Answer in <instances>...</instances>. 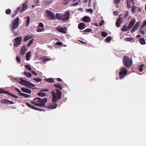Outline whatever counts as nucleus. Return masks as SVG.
Returning a JSON list of instances; mask_svg holds the SVG:
<instances>
[{
  "mask_svg": "<svg viewBox=\"0 0 146 146\" xmlns=\"http://www.w3.org/2000/svg\"><path fill=\"white\" fill-rule=\"evenodd\" d=\"M120 52H121L120 51H119L118 52H116V55H117L118 56H121V54H120Z\"/></svg>",
  "mask_w": 146,
  "mask_h": 146,
  "instance_id": "nucleus-54",
  "label": "nucleus"
},
{
  "mask_svg": "<svg viewBox=\"0 0 146 146\" xmlns=\"http://www.w3.org/2000/svg\"><path fill=\"white\" fill-rule=\"evenodd\" d=\"M136 21V20L135 19H132L128 25V28L130 29L131 28L134 24Z\"/></svg>",
  "mask_w": 146,
  "mask_h": 146,
  "instance_id": "nucleus-18",
  "label": "nucleus"
},
{
  "mask_svg": "<svg viewBox=\"0 0 146 146\" xmlns=\"http://www.w3.org/2000/svg\"><path fill=\"white\" fill-rule=\"evenodd\" d=\"M19 94L21 96L27 98H29L31 96L30 95H29L27 94H26L22 93H19Z\"/></svg>",
  "mask_w": 146,
  "mask_h": 146,
  "instance_id": "nucleus-26",
  "label": "nucleus"
},
{
  "mask_svg": "<svg viewBox=\"0 0 146 146\" xmlns=\"http://www.w3.org/2000/svg\"><path fill=\"white\" fill-rule=\"evenodd\" d=\"M55 44V45H56L58 46H60L62 45V43L61 42H56Z\"/></svg>",
  "mask_w": 146,
  "mask_h": 146,
  "instance_id": "nucleus-49",
  "label": "nucleus"
},
{
  "mask_svg": "<svg viewBox=\"0 0 146 146\" xmlns=\"http://www.w3.org/2000/svg\"><path fill=\"white\" fill-rule=\"evenodd\" d=\"M140 32L141 33L142 35H143L144 34V33L143 31L142 30H140Z\"/></svg>",
  "mask_w": 146,
  "mask_h": 146,
  "instance_id": "nucleus-62",
  "label": "nucleus"
},
{
  "mask_svg": "<svg viewBox=\"0 0 146 146\" xmlns=\"http://www.w3.org/2000/svg\"><path fill=\"white\" fill-rule=\"evenodd\" d=\"M124 39L126 41H131L132 38L131 37L126 38H125Z\"/></svg>",
  "mask_w": 146,
  "mask_h": 146,
  "instance_id": "nucleus-42",
  "label": "nucleus"
},
{
  "mask_svg": "<svg viewBox=\"0 0 146 146\" xmlns=\"http://www.w3.org/2000/svg\"><path fill=\"white\" fill-rule=\"evenodd\" d=\"M107 33L106 32L103 31L101 33V35L104 37H106L108 35Z\"/></svg>",
  "mask_w": 146,
  "mask_h": 146,
  "instance_id": "nucleus-33",
  "label": "nucleus"
},
{
  "mask_svg": "<svg viewBox=\"0 0 146 146\" xmlns=\"http://www.w3.org/2000/svg\"><path fill=\"white\" fill-rule=\"evenodd\" d=\"M31 72L33 74L35 75H36L37 74L34 71H31Z\"/></svg>",
  "mask_w": 146,
  "mask_h": 146,
  "instance_id": "nucleus-59",
  "label": "nucleus"
},
{
  "mask_svg": "<svg viewBox=\"0 0 146 146\" xmlns=\"http://www.w3.org/2000/svg\"><path fill=\"white\" fill-rule=\"evenodd\" d=\"M46 15L49 18L53 20H55L56 17L55 14L52 13L49 11H46Z\"/></svg>",
  "mask_w": 146,
  "mask_h": 146,
  "instance_id": "nucleus-9",
  "label": "nucleus"
},
{
  "mask_svg": "<svg viewBox=\"0 0 146 146\" xmlns=\"http://www.w3.org/2000/svg\"><path fill=\"white\" fill-rule=\"evenodd\" d=\"M44 27V25L42 23H40L39 24V25L38 26V27Z\"/></svg>",
  "mask_w": 146,
  "mask_h": 146,
  "instance_id": "nucleus-48",
  "label": "nucleus"
},
{
  "mask_svg": "<svg viewBox=\"0 0 146 146\" xmlns=\"http://www.w3.org/2000/svg\"><path fill=\"white\" fill-rule=\"evenodd\" d=\"M57 106V104L56 103L52 104L48 106V108L50 109H55Z\"/></svg>",
  "mask_w": 146,
  "mask_h": 146,
  "instance_id": "nucleus-14",
  "label": "nucleus"
},
{
  "mask_svg": "<svg viewBox=\"0 0 146 146\" xmlns=\"http://www.w3.org/2000/svg\"><path fill=\"white\" fill-rule=\"evenodd\" d=\"M39 0H34L35 3L36 4H38L39 3Z\"/></svg>",
  "mask_w": 146,
  "mask_h": 146,
  "instance_id": "nucleus-55",
  "label": "nucleus"
},
{
  "mask_svg": "<svg viewBox=\"0 0 146 146\" xmlns=\"http://www.w3.org/2000/svg\"><path fill=\"white\" fill-rule=\"evenodd\" d=\"M31 56V52L30 51L28 52L26 54V59L29 61L30 60V56Z\"/></svg>",
  "mask_w": 146,
  "mask_h": 146,
  "instance_id": "nucleus-23",
  "label": "nucleus"
},
{
  "mask_svg": "<svg viewBox=\"0 0 146 146\" xmlns=\"http://www.w3.org/2000/svg\"><path fill=\"white\" fill-rule=\"evenodd\" d=\"M46 81L50 83H53L54 82V79L52 78H49L48 79H44Z\"/></svg>",
  "mask_w": 146,
  "mask_h": 146,
  "instance_id": "nucleus-25",
  "label": "nucleus"
},
{
  "mask_svg": "<svg viewBox=\"0 0 146 146\" xmlns=\"http://www.w3.org/2000/svg\"><path fill=\"white\" fill-rule=\"evenodd\" d=\"M1 102L2 103L4 104H13L14 103V102H11L9 100L3 99L2 100Z\"/></svg>",
  "mask_w": 146,
  "mask_h": 146,
  "instance_id": "nucleus-16",
  "label": "nucleus"
},
{
  "mask_svg": "<svg viewBox=\"0 0 146 146\" xmlns=\"http://www.w3.org/2000/svg\"><path fill=\"white\" fill-rule=\"evenodd\" d=\"M62 15L58 13H56L55 16L56 19L58 20H62Z\"/></svg>",
  "mask_w": 146,
  "mask_h": 146,
  "instance_id": "nucleus-22",
  "label": "nucleus"
},
{
  "mask_svg": "<svg viewBox=\"0 0 146 146\" xmlns=\"http://www.w3.org/2000/svg\"><path fill=\"white\" fill-rule=\"evenodd\" d=\"M21 90L23 92L29 94H31V91L30 90L27 88H22Z\"/></svg>",
  "mask_w": 146,
  "mask_h": 146,
  "instance_id": "nucleus-19",
  "label": "nucleus"
},
{
  "mask_svg": "<svg viewBox=\"0 0 146 146\" xmlns=\"http://www.w3.org/2000/svg\"><path fill=\"white\" fill-rule=\"evenodd\" d=\"M143 64L141 65L139 67V70L140 72H142L143 70Z\"/></svg>",
  "mask_w": 146,
  "mask_h": 146,
  "instance_id": "nucleus-35",
  "label": "nucleus"
},
{
  "mask_svg": "<svg viewBox=\"0 0 146 146\" xmlns=\"http://www.w3.org/2000/svg\"><path fill=\"white\" fill-rule=\"evenodd\" d=\"M25 68L29 70H32L30 66L29 65H25Z\"/></svg>",
  "mask_w": 146,
  "mask_h": 146,
  "instance_id": "nucleus-40",
  "label": "nucleus"
},
{
  "mask_svg": "<svg viewBox=\"0 0 146 146\" xmlns=\"http://www.w3.org/2000/svg\"><path fill=\"white\" fill-rule=\"evenodd\" d=\"M26 106H27L33 109H34L36 110H41L40 109H39L38 108H36V107H34V106H33V105H32L31 104L29 103H28V102L26 103Z\"/></svg>",
  "mask_w": 146,
  "mask_h": 146,
  "instance_id": "nucleus-13",
  "label": "nucleus"
},
{
  "mask_svg": "<svg viewBox=\"0 0 146 146\" xmlns=\"http://www.w3.org/2000/svg\"><path fill=\"white\" fill-rule=\"evenodd\" d=\"M82 20L83 21L86 22H89L90 21V19L88 17L85 16L82 18Z\"/></svg>",
  "mask_w": 146,
  "mask_h": 146,
  "instance_id": "nucleus-20",
  "label": "nucleus"
},
{
  "mask_svg": "<svg viewBox=\"0 0 146 146\" xmlns=\"http://www.w3.org/2000/svg\"><path fill=\"white\" fill-rule=\"evenodd\" d=\"M15 90L18 92H19V93H21V90L17 88H16L15 89Z\"/></svg>",
  "mask_w": 146,
  "mask_h": 146,
  "instance_id": "nucleus-57",
  "label": "nucleus"
},
{
  "mask_svg": "<svg viewBox=\"0 0 146 146\" xmlns=\"http://www.w3.org/2000/svg\"><path fill=\"white\" fill-rule=\"evenodd\" d=\"M0 94H9L7 91H4L0 88Z\"/></svg>",
  "mask_w": 146,
  "mask_h": 146,
  "instance_id": "nucleus-34",
  "label": "nucleus"
},
{
  "mask_svg": "<svg viewBox=\"0 0 146 146\" xmlns=\"http://www.w3.org/2000/svg\"><path fill=\"white\" fill-rule=\"evenodd\" d=\"M127 26L124 25L121 31H122L125 32V31H127Z\"/></svg>",
  "mask_w": 146,
  "mask_h": 146,
  "instance_id": "nucleus-37",
  "label": "nucleus"
},
{
  "mask_svg": "<svg viewBox=\"0 0 146 146\" xmlns=\"http://www.w3.org/2000/svg\"><path fill=\"white\" fill-rule=\"evenodd\" d=\"M24 72L25 75L27 77H30L32 75L31 73H29V72Z\"/></svg>",
  "mask_w": 146,
  "mask_h": 146,
  "instance_id": "nucleus-31",
  "label": "nucleus"
},
{
  "mask_svg": "<svg viewBox=\"0 0 146 146\" xmlns=\"http://www.w3.org/2000/svg\"><path fill=\"white\" fill-rule=\"evenodd\" d=\"M123 65L125 67L129 68L130 67L132 64V60L127 56H123Z\"/></svg>",
  "mask_w": 146,
  "mask_h": 146,
  "instance_id": "nucleus-3",
  "label": "nucleus"
},
{
  "mask_svg": "<svg viewBox=\"0 0 146 146\" xmlns=\"http://www.w3.org/2000/svg\"><path fill=\"white\" fill-rule=\"evenodd\" d=\"M47 101L46 98L42 99L40 98H36L31 101V103L35 106L43 107L45 106Z\"/></svg>",
  "mask_w": 146,
  "mask_h": 146,
  "instance_id": "nucleus-1",
  "label": "nucleus"
},
{
  "mask_svg": "<svg viewBox=\"0 0 146 146\" xmlns=\"http://www.w3.org/2000/svg\"><path fill=\"white\" fill-rule=\"evenodd\" d=\"M19 18L17 17L15 20L12 21L10 25V28L12 31L18 28L19 25Z\"/></svg>",
  "mask_w": 146,
  "mask_h": 146,
  "instance_id": "nucleus-4",
  "label": "nucleus"
},
{
  "mask_svg": "<svg viewBox=\"0 0 146 146\" xmlns=\"http://www.w3.org/2000/svg\"><path fill=\"white\" fill-rule=\"evenodd\" d=\"M11 96H12L13 97H14L15 98H18V97L17 96H15V95L14 94H12L11 95Z\"/></svg>",
  "mask_w": 146,
  "mask_h": 146,
  "instance_id": "nucleus-64",
  "label": "nucleus"
},
{
  "mask_svg": "<svg viewBox=\"0 0 146 146\" xmlns=\"http://www.w3.org/2000/svg\"><path fill=\"white\" fill-rule=\"evenodd\" d=\"M111 37L110 36H108L105 39L106 40L107 42H108L110 41L111 40Z\"/></svg>",
  "mask_w": 146,
  "mask_h": 146,
  "instance_id": "nucleus-44",
  "label": "nucleus"
},
{
  "mask_svg": "<svg viewBox=\"0 0 146 146\" xmlns=\"http://www.w3.org/2000/svg\"><path fill=\"white\" fill-rule=\"evenodd\" d=\"M22 38L21 37H18L15 38L14 40L15 43L14 45L15 46H18L20 45L22 42Z\"/></svg>",
  "mask_w": 146,
  "mask_h": 146,
  "instance_id": "nucleus-7",
  "label": "nucleus"
},
{
  "mask_svg": "<svg viewBox=\"0 0 146 146\" xmlns=\"http://www.w3.org/2000/svg\"><path fill=\"white\" fill-rule=\"evenodd\" d=\"M16 60L18 63H20L21 61V58L20 56H17L16 57Z\"/></svg>",
  "mask_w": 146,
  "mask_h": 146,
  "instance_id": "nucleus-38",
  "label": "nucleus"
},
{
  "mask_svg": "<svg viewBox=\"0 0 146 146\" xmlns=\"http://www.w3.org/2000/svg\"><path fill=\"white\" fill-rule=\"evenodd\" d=\"M54 86L57 88H58L60 90H62V87L60 85L58 84H55L54 85Z\"/></svg>",
  "mask_w": 146,
  "mask_h": 146,
  "instance_id": "nucleus-32",
  "label": "nucleus"
},
{
  "mask_svg": "<svg viewBox=\"0 0 146 146\" xmlns=\"http://www.w3.org/2000/svg\"><path fill=\"white\" fill-rule=\"evenodd\" d=\"M24 18L26 20V25L27 26H28L30 23V19L29 17H26Z\"/></svg>",
  "mask_w": 146,
  "mask_h": 146,
  "instance_id": "nucleus-24",
  "label": "nucleus"
},
{
  "mask_svg": "<svg viewBox=\"0 0 146 146\" xmlns=\"http://www.w3.org/2000/svg\"><path fill=\"white\" fill-rule=\"evenodd\" d=\"M37 95L40 96H46L44 92H40L38 93Z\"/></svg>",
  "mask_w": 146,
  "mask_h": 146,
  "instance_id": "nucleus-30",
  "label": "nucleus"
},
{
  "mask_svg": "<svg viewBox=\"0 0 146 146\" xmlns=\"http://www.w3.org/2000/svg\"><path fill=\"white\" fill-rule=\"evenodd\" d=\"M49 91V90L48 89L46 88L42 89L40 90V91L41 92H47Z\"/></svg>",
  "mask_w": 146,
  "mask_h": 146,
  "instance_id": "nucleus-46",
  "label": "nucleus"
},
{
  "mask_svg": "<svg viewBox=\"0 0 146 146\" xmlns=\"http://www.w3.org/2000/svg\"><path fill=\"white\" fill-rule=\"evenodd\" d=\"M78 28L80 30H83L86 27V26L83 23H80L78 25Z\"/></svg>",
  "mask_w": 146,
  "mask_h": 146,
  "instance_id": "nucleus-21",
  "label": "nucleus"
},
{
  "mask_svg": "<svg viewBox=\"0 0 146 146\" xmlns=\"http://www.w3.org/2000/svg\"><path fill=\"white\" fill-rule=\"evenodd\" d=\"M52 95V101L53 102H58L61 98L62 93L58 89L53 90L51 92Z\"/></svg>",
  "mask_w": 146,
  "mask_h": 146,
  "instance_id": "nucleus-2",
  "label": "nucleus"
},
{
  "mask_svg": "<svg viewBox=\"0 0 146 146\" xmlns=\"http://www.w3.org/2000/svg\"><path fill=\"white\" fill-rule=\"evenodd\" d=\"M70 13L68 11L65 12L62 15V20L66 21L68 20L69 18Z\"/></svg>",
  "mask_w": 146,
  "mask_h": 146,
  "instance_id": "nucleus-8",
  "label": "nucleus"
},
{
  "mask_svg": "<svg viewBox=\"0 0 146 146\" xmlns=\"http://www.w3.org/2000/svg\"><path fill=\"white\" fill-rule=\"evenodd\" d=\"M128 12L127 11L126 12L125 14V17H127L128 16Z\"/></svg>",
  "mask_w": 146,
  "mask_h": 146,
  "instance_id": "nucleus-63",
  "label": "nucleus"
},
{
  "mask_svg": "<svg viewBox=\"0 0 146 146\" xmlns=\"http://www.w3.org/2000/svg\"><path fill=\"white\" fill-rule=\"evenodd\" d=\"M91 31V29L89 28L86 29L84 30V32H90Z\"/></svg>",
  "mask_w": 146,
  "mask_h": 146,
  "instance_id": "nucleus-51",
  "label": "nucleus"
},
{
  "mask_svg": "<svg viewBox=\"0 0 146 146\" xmlns=\"http://www.w3.org/2000/svg\"><path fill=\"white\" fill-rule=\"evenodd\" d=\"M44 31V29L43 28H38L37 30V32H40Z\"/></svg>",
  "mask_w": 146,
  "mask_h": 146,
  "instance_id": "nucleus-39",
  "label": "nucleus"
},
{
  "mask_svg": "<svg viewBox=\"0 0 146 146\" xmlns=\"http://www.w3.org/2000/svg\"><path fill=\"white\" fill-rule=\"evenodd\" d=\"M34 40V39H33L30 40L29 42L27 44V46H29L31 45V44L33 43Z\"/></svg>",
  "mask_w": 146,
  "mask_h": 146,
  "instance_id": "nucleus-36",
  "label": "nucleus"
},
{
  "mask_svg": "<svg viewBox=\"0 0 146 146\" xmlns=\"http://www.w3.org/2000/svg\"><path fill=\"white\" fill-rule=\"evenodd\" d=\"M141 11V8L139 7H137V11L140 12Z\"/></svg>",
  "mask_w": 146,
  "mask_h": 146,
  "instance_id": "nucleus-58",
  "label": "nucleus"
},
{
  "mask_svg": "<svg viewBox=\"0 0 146 146\" xmlns=\"http://www.w3.org/2000/svg\"><path fill=\"white\" fill-rule=\"evenodd\" d=\"M113 13L115 15H117L118 14V13L117 11H114Z\"/></svg>",
  "mask_w": 146,
  "mask_h": 146,
  "instance_id": "nucleus-60",
  "label": "nucleus"
},
{
  "mask_svg": "<svg viewBox=\"0 0 146 146\" xmlns=\"http://www.w3.org/2000/svg\"><path fill=\"white\" fill-rule=\"evenodd\" d=\"M41 60L44 62H45L46 61H49L50 60V59L49 58L46 57H43L41 58Z\"/></svg>",
  "mask_w": 146,
  "mask_h": 146,
  "instance_id": "nucleus-27",
  "label": "nucleus"
},
{
  "mask_svg": "<svg viewBox=\"0 0 146 146\" xmlns=\"http://www.w3.org/2000/svg\"><path fill=\"white\" fill-rule=\"evenodd\" d=\"M27 49V47L26 46L24 45L22 48L21 51V53L20 55H23V54H24L25 52L26 51V50Z\"/></svg>",
  "mask_w": 146,
  "mask_h": 146,
  "instance_id": "nucleus-17",
  "label": "nucleus"
},
{
  "mask_svg": "<svg viewBox=\"0 0 146 146\" xmlns=\"http://www.w3.org/2000/svg\"><path fill=\"white\" fill-rule=\"evenodd\" d=\"M139 42L141 44H145V41L144 38H141L139 40Z\"/></svg>",
  "mask_w": 146,
  "mask_h": 146,
  "instance_id": "nucleus-28",
  "label": "nucleus"
},
{
  "mask_svg": "<svg viewBox=\"0 0 146 146\" xmlns=\"http://www.w3.org/2000/svg\"><path fill=\"white\" fill-rule=\"evenodd\" d=\"M136 7L135 5H133L132 7V12L134 13L136 11Z\"/></svg>",
  "mask_w": 146,
  "mask_h": 146,
  "instance_id": "nucleus-41",
  "label": "nucleus"
},
{
  "mask_svg": "<svg viewBox=\"0 0 146 146\" xmlns=\"http://www.w3.org/2000/svg\"><path fill=\"white\" fill-rule=\"evenodd\" d=\"M33 80H35L36 82H40L42 81V80L40 78H34L33 79Z\"/></svg>",
  "mask_w": 146,
  "mask_h": 146,
  "instance_id": "nucleus-43",
  "label": "nucleus"
},
{
  "mask_svg": "<svg viewBox=\"0 0 146 146\" xmlns=\"http://www.w3.org/2000/svg\"><path fill=\"white\" fill-rule=\"evenodd\" d=\"M20 9V7H18L17 10L15 11V13H17V12H18L19 11Z\"/></svg>",
  "mask_w": 146,
  "mask_h": 146,
  "instance_id": "nucleus-56",
  "label": "nucleus"
},
{
  "mask_svg": "<svg viewBox=\"0 0 146 146\" xmlns=\"http://www.w3.org/2000/svg\"><path fill=\"white\" fill-rule=\"evenodd\" d=\"M34 36L33 35H28L25 36L23 39V41L25 42L29 40L31 38L33 37Z\"/></svg>",
  "mask_w": 146,
  "mask_h": 146,
  "instance_id": "nucleus-15",
  "label": "nucleus"
},
{
  "mask_svg": "<svg viewBox=\"0 0 146 146\" xmlns=\"http://www.w3.org/2000/svg\"><path fill=\"white\" fill-rule=\"evenodd\" d=\"M78 2H76L74 3H73V4H72V5L73 6H76V5H77L78 4Z\"/></svg>",
  "mask_w": 146,
  "mask_h": 146,
  "instance_id": "nucleus-61",
  "label": "nucleus"
},
{
  "mask_svg": "<svg viewBox=\"0 0 146 146\" xmlns=\"http://www.w3.org/2000/svg\"><path fill=\"white\" fill-rule=\"evenodd\" d=\"M127 6L128 8L130 9L131 8V5L129 3H127Z\"/></svg>",
  "mask_w": 146,
  "mask_h": 146,
  "instance_id": "nucleus-53",
  "label": "nucleus"
},
{
  "mask_svg": "<svg viewBox=\"0 0 146 146\" xmlns=\"http://www.w3.org/2000/svg\"><path fill=\"white\" fill-rule=\"evenodd\" d=\"M86 11L88 12H90V13H92L93 12V10L92 9H87Z\"/></svg>",
  "mask_w": 146,
  "mask_h": 146,
  "instance_id": "nucleus-47",
  "label": "nucleus"
},
{
  "mask_svg": "<svg viewBox=\"0 0 146 146\" xmlns=\"http://www.w3.org/2000/svg\"><path fill=\"white\" fill-rule=\"evenodd\" d=\"M27 1L25 2L23 5L22 8L20 10L21 12L24 11L27 9Z\"/></svg>",
  "mask_w": 146,
  "mask_h": 146,
  "instance_id": "nucleus-12",
  "label": "nucleus"
},
{
  "mask_svg": "<svg viewBox=\"0 0 146 146\" xmlns=\"http://www.w3.org/2000/svg\"><path fill=\"white\" fill-rule=\"evenodd\" d=\"M127 69L124 67H122L119 72V79H122L124 78L127 75Z\"/></svg>",
  "mask_w": 146,
  "mask_h": 146,
  "instance_id": "nucleus-6",
  "label": "nucleus"
},
{
  "mask_svg": "<svg viewBox=\"0 0 146 146\" xmlns=\"http://www.w3.org/2000/svg\"><path fill=\"white\" fill-rule=\"evenodd\" d=\"M146 26V21H144L143 22V25H142V27H143Z\"/></svg>",
  "mask_w": 146,
  "mask_h": 146,
  "instance_id": "nucleus-50",
  "label": "nucleus"
},
{
  "mask_svg": "<svg viewBox=\"0 0 146 146\" xmlns=\"http://www.w3.org/2000/svg\"><path fill=\"white\" fill-rule=\"evenodd\" d=\"M123 21L122 18L121 17H119L117 19L116 23V25L117 27L120 26L121 24L122 23V22Z\"/></svg>",
  "mask_w": 146,
  "mask_h": 146,
  "instance_id": "nucleus-11",
  "label": "nucleus"
},
{
  "mask_svg": "<svg viewBox=\"0 0 146 146\" xmlns=\"http://www.w3.org/2000/svg\"><path fill=\"white\" fill-rule=\"evenodd\" d=\"M120 1V0H114L115 3V4H118Z\"/></svg>",
  "mask_w": 146,
  "mask_h": 146,
  "instance_id": "nucleus-52",
  "label": "nucleus"
},
{
  "mask_svg": "<svg viewBox=\"0 0 146 146\" xmlns=\"http://www.w3.org/2000/svg\"><path fill=\"white\" fill-rule=\"evenodd\" d=\"M20 80L18 81L21 84L23 85L28 88H31L32 87H35V85L23 79H21Z\"/></svg>",
  "mask_w": 146,
  "mask_h": 146,
  "instance_id": "nucleus-5",
  "label": "nucleus"
},
{
  "mask_svg": "<svg viewBox=\"0 0 146 146\" xmlns=\"http://www.w3.org/2000/svg\"><path fill=\"white\" fill-rule=\"evenodd\" d=\"M5 13L6 14H9L11 13V10L9 9H8L6 10Z\"/></svg>",
  "mask_w": 146,
  "mask_h": 146,
  "instance_id": "nucleus-45",
  "label": "nucleus"
},
{
  "mask_svg": "<svg viewBox=\"0 0 146 146\" xmlns=\"http://www.w3.org/2000/svg\"><path fill=\"white\" fill-rule=\"evenodd\" d=\"M59 27L60 26H58L56 28V29L58 31L63 33H67V29L66 27L61 28Z\"/></svg>",
  "mask_w": 146,
  "mask_h": 146,
  "instance_id": "nucleus-10",
  "label": "nucleus"
},
{
  "mask_svg": "<svg viewBox=\"0 0 146 146\" xmlns=\"http://www.w3.org/2000/svg\"><path fill=\"white\" fill-rule=\"evenodd\" d=\"M137 29V23H136L135 25L132 28L131 32V33H133Z\"/></svg>",
  "mask_w": 146,
  "mask_h": 146,
  "instance_id": "nucleus-29",
  "label": "nucleus"
}]
</instances>
